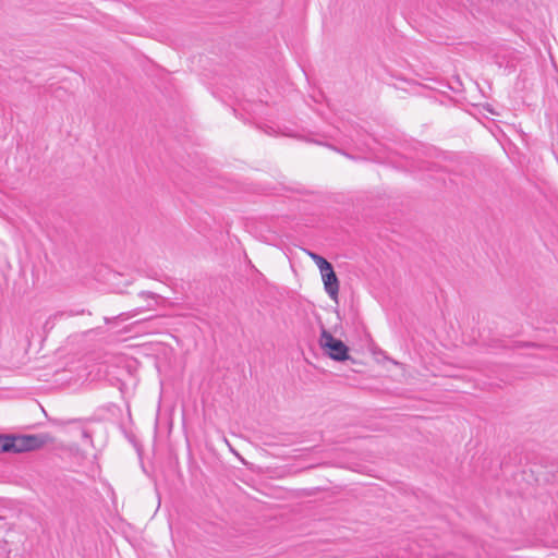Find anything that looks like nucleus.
Instances as JSON below:
<instances>
[{"label": "nucleus", "instance_id": "nucleus-1", "mask_svg": "<svg viewBox=\"0 0 558 558\" xmlns=\"http://www.w3.org/2000/svg\"><path fill=\"white\" fill-rule=\"evenodd\" d=\"M48 436L8 434V452L22 453L40 449L46 445Z\"/></svg>", "mask_w": 558, "mask_h": 558}, {"label": "nucleus", "instance_id": "nucleus-2", "mask_svg": "<svg viewBox=\"0 0 558 558\" xmlns=\"http://www.w3.org/2000/svg\"><path fill=\"white\" fill-rule=\"evenodd\" d=\"M318 342L324 353L331 360L343 362L350 357L348 345L342 340L335 338L323 325Z\"/></svg>", "mask_w": 558, "mask_h": 558}, {"label": "nucleus", "instance_id": "nucleus-3", "mask_svg": "<svg viewBox=\"0 0 558 558\" xmlns=\"http://www.w3.org/2000/svg\"><path fill=\"white\" fill-rule=\"evenodd\" d=\"M325 291L330 296V299L337 301L339 293V280L333 270V266H329L328 269L320 271Z\"/></svg>", "mask_w": 558, "mask_h": 558}, {"label": "nucleus", "instance_id": "nucleus-4", "mask_svg": "<svg viewBox=\"0 0 558 558\" xmlns=\"http://www.w3.org/2000/svg\"><path fill=\"white\" fill-rule=\"evenodd\" d=\"M308 255L311 256L313 262L316 264V266L319 268V271L328 269V267L331 266V263H329L325 257H323L316 253L308 252Z\"/></svg>", "mask_w": 558, "mask_h": 558}, {"label": "nucleus", "instance_id": "nucleus-5", "mask_svg": "<svg viewBox=\"0 0 558 558\" xmlns=\"http://www.w3.org/2000/svg\"><path fill=\"white\" fill-rule=\"evenodd\" d=\"M62 316H63V313H62V312H58V313L53 314L52 316H50V317L45 322L44 328H45V329H51V328H53L54 319H57V318H59V317H62Z\"/></svg>", "mask_w": 558, "mask_h": 558}, {"label": "nucleus", "instance_id": "nucleus-6", "mask_svg": "<svg viewBox=\"0 0 558 558\" xmlns=\"http://www.w3.org/2000/svg\"><path fill=\"white\" fill-rule=\"evenodd\" d=\"M8 445V434H0V453H9Z\"/></svg>", "mask_w": 558, "mask_h": 558}, {"label": "nucleus", "instance_id": "nucleus-7", "mask_svg": "<svg viewBox=\"0 0 558 558\" xmlns=\"http://www.w3.org/2000/svg\"><path fill=\"white\" fill-rule=\"evenodd\" d=\"M140 296H142V298H150V299L158 298V295L156 293H154V292H146V291H142L140 293Z\"/></svg>", "mask_w": 558, "mask_h": 558}, {"label": "nucleus", "instance_id": "nucleus-8", "mask_svg": "<svg viewBox=\"0 0 558 558\" xmlns=\"http://www.w3.org/2000/svg\"><path fill=\"white\" fill-rule=\"evenodd\" d=\"M81 434H82V437H83L84 439H86V440H90L92 435L89 434V432H88L87 429H82Z\"/></svg>", "mask_w": 558, "mask_h": 558}]
</instances>
